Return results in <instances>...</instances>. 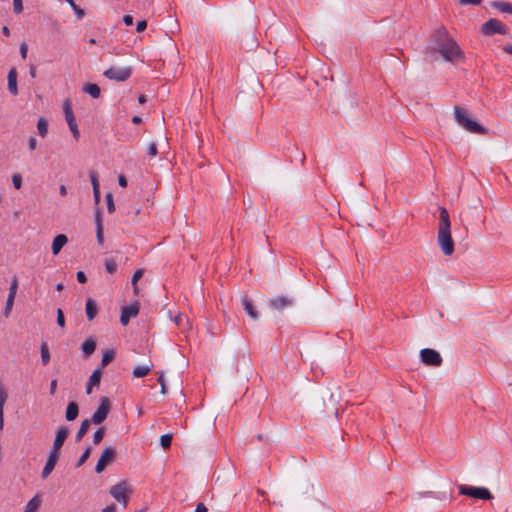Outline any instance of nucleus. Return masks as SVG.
Segmentation results:
<instances>
[{"label":"nucleus","instance_id":"nucleus-58","mask_svg":"<svg viewBox=\"0 0 512 512\" xmlns=\"http://www.w3.org/2000/svg\"><path fill=\"white\" fill-rule=\"evenodd\" d=\"M194 512H208V509L203 503H199Z\"/></svg>","mask_w":512,"mask_h":512},{"label":"nucleus","instance_id":"nucleus-39","mask_svg":"<svg viewBox=\"0 0 512 512\" xmlns=\"http://www.w3.org/2000/svg\"><path fill=\"white\" fill-rule=\"evenodd\" d=\"M106 202H107V210L109 213H113L115 211V205L113 201V196L111 193H107L106 196Z\"/></svg>","mask_w":512,"mask_h":512},{"label":"nucleus","instance_id":"nucleus-41","mask_svg":"<svg viewBox=\"0 0 512 512\" xmlns=\"http://www.w3.org/2000/svg\"><path fill=\"white\" fill-rule=\"evenodd\" d=\"M143 273H144V272H143V270H142V269H138V270H136V271H135V273H134V274H133V276H132V281H131V282H132V285L134 286V290H135V292L137 291L136 283H137V281H138L139 279H141V278H142Z\"/></svg>","mask_w":512,"mask_h":512},{"label":"nucleus","instance_id":"nucleus-24","mask_svg":"<svg viewBox=\"0 0 512 512\" xmlns=\"http://www.w3.org/2000/svg\"><path fill=\"white\" fill-rule=\"evenodd\" d=\"M124 314H126L130 318H134L139 313V304L134 303L129 306H124L121 310Z\"/></svg>","mask_w":512,"mask_h":512},{"label":"nucleus","instance_id":"nucleus-17","mask_svg":"<svg viewBox=\"0 0 512 512\" xmlns=\"http://www.w3.org/2000/svg\"><path fill=\"white\" fill-rule=\"evenodd\" d=\"M79 408L76 402H70L67 406L65 417L68 421H73L78 417Z\"/></svg>","mask_w":512,"mask_h":512},{"label":"nucleus","instance_id":"nucleus-38","mask_svg":"<svg viewBox=\"0 0 512 512\" xmlns=\"http://www.w3.org/2000/svg\"><path fill=\"white\" fill-rule=\"evenodd\" d=\"M18 290V279L16 276L12 278L10 287H9V293L8 295H12L13 297L16 296Z\"/></svg>","mask_w":512,"mask_h":512},{"label":"nucleus","instance_id":"nucleus-20","mask_svg":"<svg viewBox=\"0 0 512 512\" xmlns=\"http://www.w3.org/2000/svg\"><path fill=\"white\" fill-rule=\"evenodd\" d=\"M81 349L84 353V356L89 357L94 353L96 349V342L94 341V339L89 338L82 344Z\"/></svg>","mask_w":512,"mask_h":512},{"label":"nucleus","instance_id":"nucleus-18","mask_svg":"<svg viewBox=\"0 0 512 512\" xmlns=\"http://www.w3.org/2000/svg\"><path fill=\"white\" fill-rule=\"evenodd\" d=\"M83 91L89 94L92 98L97 99L101 95L100 87L94 83H87L83 86Z\"/></svg>","mask_w":512,"mask_h":512},{"label":"nucleus","instance_id":"nucleus-3","mask_svg":"<svg viewBox=\"0 0 512 512\" xmlns=\"http://www.w3.org/2000/svg\"><path fill=\"white\" fill-rule=\"evenodd\" d=\"M454 115L457 123L466 131L479 135L487 134L488 129L480 125L478 122L470 119L469 114L465 109L455 106Z\"/></svg>","mask_w":512,"mask_h":512},{"label":"nucleus","instance_id":"nucleus-40","mask_svg":"<svg viewBox=\"0 0 512 512\" xmlns=\"http://www.w3.org/2000/svg\"><path fill=\"white\" fill-rule=\"evenodd\" d=\"M63 111H64L65 118L68 116L74 115L70 100L67 99L64 101Z\"/></svg>","mask_w":512,"mask_h":512},{"label":"nucleus","instance_id":"nucleus-60","mask_svg":"<svg viewBox=\"0 0 512 512\" xmlns=\"http://www.w3.org/2000/svg\"><path fill=\"white\" fill-rule=\"evenodd\" d=\"M116 511V506L115 504H111V505H108L107 507H105L102 512H115Z\"/></svg>","mask_w":512,"mask_h":512},{"label":"nucleus","instance_id":"nucleus-23","mask_svg":"<svg viewBox=\"0 0 512 512\" xmlns=\"http://www.w3.org/2000/svg\"><path fill=\"white\" fill-rule=\"evenodd\" d=\"M492 7L497 9L501 13L512 14V3L505 1H495L492 3Z\"/></svg>","mask_w":512,"mask_h":512},{"label":"nucleus","instance_id":"nucleus-56","mask_svg":"<svg viewBox=\"0 0 512 512\" xmlns=\"http://www.w3.org/2000/svg\"><path fill=\"white\" fill-rule=\"evenodd\" d=\"M118 183L121 187L126 188L127 187V179L124 175H120L118 177Z\"/></svg>","mask_w":512,"mask_h":512},{"label":"nucleus","instance_id":"nucleus-16","mask_svg":"<svg viewBox=\"0 0 512 512\" xmlns=\"http://www.w3.org/2000/svg\"><path fill=\"white\" fill-rule=\"evenodd\" d=\"M85 312L88 320L90 321L96 317L98 313V307L96 302L92 298H88L86 300Z\"/></svg>","mask_w":512,"mask_h":512},{"label":"nucleus","instance_id":"nucleus-8","mask_svg":"<svg viewBox=\"0 0 512 512\" xmlns=\"http://www.w3.org/2000/svg\"><path fill=\"white\" fill-rule=\"evenodd\" d=\"M421 361L428 365L439 367L442 364L441 355L434 349L424 348L420 351Z\"/></svg>","mask_w":512,"mask_h":512},{"label":"nucleus","instance_id":"nucleus-55","mask_svg":"<svg viewBox=\"0 0 512 512\" xmlns=\"http://www.w3.org/2000/svg\"><path fill=\"white\" fill-rule=\"evenodd\" d=\"M74 12L78 19H82L85 15L84 10L82 8H80L79 6H77V8L74 9Z\"/></svg>","mask_w":512,"mask_h":512},{"label":"nucleus","instance_id":"nucleus-61","mask_svg":"<svg viewBox=\"0 0 512 512\" xmlns=\"http://www.w3.org/2000/svg\"><path fill=\"white\" fill-rule=\"evenodd\" d=\"M65 119L67 124H74L76 122L74 115L68 116Z\"/></svg>","mask_w":512,"mask_h":512},{"label":"nucleus","instance_id":"nucleus-5","mask_svg":"<svg viewBox=\"0 0 512 512\" xmlns=\"http://www.w3.org/2000/svg\"><path fill=\"white\" fill-rule=\"evenodd\" d=\"M459 494L473 497L481 500H491L493 498L492 493L485 487H474L468 485L458 486Z\"/></svg>","mask_w":512,"mask_h":512},{"label":"nucleus","instance_id":"nucleus-2","mask_svg":"<svg viewBox=\"0 0 512 512\" xmlns=\"http://www.w3.org/2000/svg\"><path fill=\"white\" fill-rule=\"evenodd\" d=\"M440 216L438 224L437 243L446 256H451L454 253V241L451 235V222L448 211L440 207Z\"/></svg>","mask_w":512,"mask_h":512},{"label":"nucleus","instance_id":"nucleus-46","mask_svg":"<svg viewBox=\"0 0 512 512\" xmlns=\"http://www.w3.org/2000/svg\"><path fill=\"white\" fill-rule=\"evenodd\" d=\"M73 136L75 139H78L79 138V130H78V126H77V123L75 122L74 124H68Z\"/></svg>","mask_w":512,"mask_h":512},{"label":"nucleus","instance_id":"nucleus-29","mask_svg":"<svg viewBox=\"0 0 512 512\" xmlns=\"http://www.w3.org/2000/svg\"><path fill=\"white\" fill-rule=\"evenodd\" d=\"M115 357V352L113 350H107L104 352L101 360V366H107Z\"/></svg>","mask_w":512,"mask_h":512},{"label":"nucleus","instance_id":"nucleus-27","mask_svg":"<svg viewBox=\"0 0 512 512\" xmlns=\"http://www.w3.org/2000/svg\"><path fill=\"white\" fill-rule=\"evenodd\" d=\"M89 426H90L89 420H84L81 423L80 428L78 429L77 434H76L77 441H79L83 438V436L87 433Z\"/></svg>","mask_w":512,"mask_h":512},{"label":"nucleus","instance_id":"nucleus-36","mask_svg":"<svg viewBox=\"0 0 512 512\" xmlns=\"http://www.w3.org/2000/svg\"><path fill=\"white\" fill-rule=\"evenodd\" d=\"M8 399V394L5 390V388L0 385V411L4 412V405Z\"/></svg>","mask_w":512,"mask_h":512},{"label":"nucleus","instance_id":"nucleus-28","mask_svg":"<svg viewBox=\"0 0 512 512\" xmlns=\"http://www.w3.org/2000/svg\"><path fill=\"white\" fill-rule=\"evenodd\" d=\"M37 130L41 137H46L48 133V124L45 119L40 118L37 123Z\"/></svg>","mask_w":512,"mask_h":512},{"label":"nucleus","instance_id":"nucleus-51","mask_svg":"<svg viewBox=\"0 0 512 512\" xmlns=\"http://www.w3.org/2000/svg\"><path fill=\"white\" fill-rule=\"evenodd\" d=\"M482 0H460L462 5H478Z\"/></svg>","mask_w":512,"mask_h":512},{"label":"nucleus","instance_id":"nucleus-54","mask_svg":"<svg viewBox=\"0 0 512 512\" xmlns=\"http://www.w3.org/2000/svg\"><path fill=\"white\" fill-rule=\"evenodd\" d=\"M56 388H57V380L56 379H53L50 383V388H49V392L51 395H54L55 392H56Z\"/></svg>","mask_w":512,"mask_h":512},{"label":"nucleus","instance_id":"nucleus-19","mask_svg":"<svg viewBox=\"0 0 512 512\" xmlns=\"http://www.w3.org/2000/svg\"><path fill=\"white\" fill-rule=\"evenodd\" d=\"M242 305L244 307V310L246 311V313L253 319V320H257L259 318V315L257 313V311L254 309L251 301L248 299V297H244L242 299Z\"/></svg>","mask_w":512,"mask_h":512},{"label":"nucleus","instance_id":"nucleus-48","mask_svg":"<svg viewBox=\"0 0 512 512\" xmlns=\"http://www.w3.org/2000/svg\"><path fill=\"white\" fill-rule=\"evenodd\" d=\"M27 52H28V46H27V44H26V43H24V42H23V43L20 45V54H21L22 59H26V57H27Z\"/></svg>","mask_w":512,"mask_h":512},{"label":"nucleus","instance_id":"nucleus-32","mask_svg":"<svg viewBox=\"0 0 512 512\" xmlns=\"http://www.w3.org/2000/svg\"><path fill=\"white\" fill-rule=\"evenodd\" d=\"M91 452H92V448L91 447H87L85 449V451L82 453V455L80 456V458H79V460H78V462L76 464V467L82 466L88 460V458L90 457Z\"/></svg>","mask_w":512,"mask_h":512},{"label":"nucleus","instance_id":"nucleus-13","mask_svg":"<svg viewBox=\"0 0 512 512\" xmlns=\"http://www.w3.org/2000/svg\"><path fill=\"white\" fill-rule=\"evenodd\" d=\"M58 459H59L58 454L51 453V452L49 453L47 461H46V463L43 467V470L41 472V477L43 479H46L51 474V472L55 468V465H56Z\"/></svg>","mask_w":512,"mask_h":512},{"label":"nucleus","instance_id":"nucleus-22","mask_svg":"<svg viewBox=\"0 0 512 512\" xmlns=\"http://www.w3.org/2000/svg\"><path fill=\"white\" fill-rule=\"evenodd\" d=\"M41 506V499L38 495H35L25 506L23 512H37Z\"/></svg>","mask_w":512,"mask_h":512},{"label":"nucleus","instance_id":"nucleus-7","mask_svg":"<svg viewBox=\"0 0 512 512\" xmlns=\"http://www.w3.org/2000/svg\"><path fill=\"white\" fill-rule=\"evenodd\" d=\"M131 74V67H110L103 73L106 78L118 82L127 80Z\"/></svg>","mask_w":512,"mask_h":512},{"label":"nucleus","instance_id":"nucleus-45","mask_svg":"<svg viewBox=\"0 0 512 512\" xmlns=\"http://www.w3.org/2000/svg\"><path fill=\"white\" fill-rule=\"evenodd\" d=\"M57 324L60 327H64L65 326L64 314H63L62 309H60V308L57 310Z\"/></svg>","mask_w":512,"mask_h":512},{"label":"nucleus","instance_id":"nucleus-12","mask_svg":"<svg viewBox=\"0 0 512 512\" xmlns=\"http://www.w3.org/2000/svg\"><path fill=\"white\" fill-rule=\"evenodd\" d=\"M69 430L65 427H61L57 430L56 436L53 442V446L51 449V453H55L59 455V450L63 446L66 438L68 437Z\"/></svg>","mask_w":512,"mask_h":512},{"label":"nucleus","instance_id":"nucleus-35","mask_svg":"<svg viewBox=\"0 0 512 512\" xmlns=\"http://www.w3.org/2000/svg\"><path fill=\"white\" fill-rule=\"evenodd\" d=\"M104 435H105V428H104V427L99 428V429L94 433V436H93V443H94L95 445L99 444V443L103 440Z\"/></svg>","mask_w":512,"mask_h":512},{"label":"nucleus","instance_id":"nucleus-31","mask_svg":"<svg viewBox=\"0 0 512 512\" xmlns=\"http://www.w3.org/2000/svg\"><path fill=\"white\" fill-rule=\"evenodd\" d=\"M14 300H15V297H13L12 295H8L6 305L4 308V316L5 317H9V315L12 311L13 305H14Z\"/></svg>","mask_w":512,"mask_h":512},{"label":"nucleus","instance_id":"nucleus-43","mask_svg":"<svg viewBox=\"0 0 512 512\" xmlns=\"http://www.w3.org/2000/svg\"><path fill=\"white\" fill-rule=\"evenodd\" d=\"M13 11L15 14H20L23 11L22 0H13Z\"/></svg>","mask_w":512,"mask_h":512},{"label":"nucleus","instance_id":"nucleus-59","mask_svg":"<svg viewBox=\"0 0 512 512\" xmlns=\"http://www.w3.org/2000/svg\"><path fill=\"white\" fill-rule=\"evenodd\" d=\"M93 196L95 203L98 204L100 201V189L93 190Z\"/></svg>","mask_w":512,"mask_h":512},{"label":"nucleus","instance_id":"nucleus-52","mask_svg":"<svg viewBox=\"0 0 512 512\" xmlns=\"http://www.w3.org/2000/svg\"><path fill=\"white\" fill-rule=\"evenodd\" d=\"M77 280L80 283H86L87 277H86V275H85V273L83 271L77 272Z\"/></svg>","mask_w":512,"mask_h":512},{"label":"nucleus","instance_id":"nucleus-64","mask_svg":"<svg viewBox=\"0 0 512 512\" xmlns=\"http://www.w3.org/2000/svg\"><path fill=\"white\" fill-rule=\"evenodd\" d=\"M2 33L5 35V36H9L10 35V30L7 26H3L2 27Z\"/></svg>","mask_w":512,"mask_h":512},{"label":"nucleus","instance_id":"nucleus-53","mask_svg":"<svg viewBox=\"0 0 512 512\" xmlns=\"http://www.w3.org/2000/svg\"><path fill=\"white\" fill-rule=\"evenodd\" d=\"M130 319H131L130 317H128L126 314H124L121 311L120 322L122 325L126 326L129 323Z\"/></svg>","mask_w":512,"mask_h":512},{"label":"nucleus","instance_id":"nucleus-42","mask_svg":"<svg viewBox=\"0 0 512 512\" xmlns=\"http://www.w3.org/2000/svg\"><path fill=\"white\" fill-rule=\"evenodd\" d=\"M12 183L15 189H20L22 187V177L20 174L15 173L12 175Z\"/></svg>","mask_w":512,"mask_h":512},{"label":"nucleus","instance_id":"nucleus-26","mask_svg":"<svg viewBox=\"0 0 512 512\" xmlns=\"http://www.w3.org/2000/svg\"><path fill=\"white\" fill-rule=\"evenodd\" d=\"M102 377V372L100 368H97L93 371L92 375L89 378L88 383L90 386H98L100 384V380Z\"/></svg>","mask_w":512,"mask_h":512},{"label":"nucleus","instance_id":"nucleus-49","mask_svg":"<svg viewBox=\"0 0 512 512\" xmlns=\"http://www.w3.org/2000/svg\"><path fill=\"white\" fill-rule=\"evenodd\" d=\"M28 146L31 151H34L37 148V140L35 137H30Z\"/></svg>","mask_w":512,"mask_h":512},{"label":"nucleus","instance_id":"nucleus-9","mask_svg":"<svg viewBox=\"0 0 512 512\" xmlns=\"http://www.w3.org/2000/svg\"><path fill=\"white\" fill-rule=\"evenodd\" d=\"M110 411V401L107 397H101L100 405L97 410L94 412L91 421L99 425L101 424L108 416Z\"/></svg>","mask_w":512,"mask_h":512},{"label":"nucleus","instance_id":"nucleus-21","mask_svg":"<svg viewBox=\"0 0 512 512\" xmlns=\"http://www.w3.org/2000/svg\"><path fill=\"white\" fill-rule=\"evenodd\" d=\"M153 367V364L150 363L148 365H138L133 370V376L136 378H141L149 374Z\"/></svg>","mask_w":512,"mask_h":512},{"label":"nucleus","instance_id":"nucleus-1","mask_svg":"<svg viewBox=\"0 0 512 512\" xmlns=\"http://www.w3.org/2000/svg\"><path fill=\"white\" fill-rule=\"evenodd\" d=\"M433 56L439 53L446 62L457 63L464 59L462 50L456 41L449 36L446 28L440 27L431 36L428 52Z\"/></svg>","mask_w":512,"mask_h":512},{"label":"nucleus","instance_id":"nucleus-33","mask_svg":"<svg viewBox=\"0 0 512 512\" xmlns=\"http://www.w3.org/2000/svg\"><path fill=\"white\" fill-rule=\"evenodd\" d=\"M105 269L109 274H113L117 270V263L113 259H106L105 261Z\"/></svg>","mask_w":512,"mask_h":512},{"label":"nucleus","instance_id":"nucleus-15","mask_svg":"<svg viewBox=\"0 0 512 512\" xmlns=\"http://www.w3.org/2000/svg\"><path fill=\"white\" fill-rule=\"evenodd\" d=\"M8 81V90L12 95L18 94V87H17V71L15 68H11L8 72L7 76Z\"/></svg>","mask_w":512,"mask_h":512},{"label":"nucleus","instance_id":"nucleus-4","mask_svg":"<svg viewBox=\"0 0 512 512\" xmlns=\"http://www.w3.org/2000/svg\"><path fill=\"white\" fill-rule=\"evenodd\" d=\"M109 492L117 502L126 507L132 494V489L126 481H120L113 485Z\"/></svg>","mask_w":512,"mask_h":512},{"label":"nucleus","instance_id":"nucleus-25","mask_svg":"<svg viewBox=\"0 0 512 512\" xmlns=\"http://www.w3.org/2000/svg\"><path fill=\"white\" fill-rule=\"evenodd\" d=\"M40 351L42 364L46 366L50 362V351L47 343H42Z\"/></svg>","mask_w":512,"mask_h":512},{"label":"nucleus","instance_id":"nucleus-37","mask_svg":"<svg viewBox=\"0 0 512 512\" xmlns=\"http://www.w3.org/2000/svg\"><path fill=\"white\" fill-rule=\"evenodd\" d=\"M89 177H90V181H91L93 190L100 189V184L98 181L97 173L95 171H90Z\"/></svg>","mask_w":512,"mask_h":512},{"label":"nucleus","instance_id":"nucleus-63","mask_svg":"<svg viewBox=\"0 0 512 512\" xmlns=\"http://www.w3.org/2000/svg\"><path fill=\"white\" fill-rule=\"evenodd\" d=\"M503 50H504V52H506L507 54L512 55V46H509V45H508V46H504V47H503Z\"/></svg>","mask_w":512,"mask_h":512},{"label":"nucleus","instance_id":"nucleus-62","mask_svg":"<svg viewBox=\"0 0 512 512\" xmlns=\"http://www.w3.org/2000/svg\"><path fill=\"white\" fill-rule=\"evenodd\" d=\"M59 192H60V194H61L62 196H65V195L67 194V188H66V186H65V185H61V186L59 187Z\"/></svg>","mask_w":512,"mask_h":512},{"label":"nucleus","instance_id":"nucleus-10","mask_svg":"<svg viewBox=\"0 0 512 512\" xmlns=\"http://www.w3.org/2000/svg\"><path fill=\"white\" fill-rule=\"evenodd\" d=\"M115 457H116V450L114 448H112V447H106L103 450V452H102V454H101V456H100V458H99V460H98V462L96 464V467H95L96 473L103 472L104 469L110 463H112L114 461Z\"/></svg>","mask_w":512,"mask_h":512},{"label":"nucleus","instance_id":"nucleus-14","mask_svg":"<svg viewBox=\"0 0 512 512\" xmlns=\"http://www.w3.org/2000/svg\"><path fill=\"white\" fill-rule=\"evenodd\" d=\"M68 238L64 234L57 235L52 242V253L53 255H58L62 248L67 244Z\"/></svg>","mask_w":512,"mask_h":512},{"label":"nucleus","instance_id":"nucleus-50","mask_svg":"<svg viewBox=\"0 0 512 512\" xmlns=\"http://www.w3.org/2000/svg\"><path fill=\"white\" fill-rule=\"evenodd\" d=\"M158 381H159V384L161 386V393L165 394L166 393V385H165V382H164L163 374H160Z\"/></svg>","mask_w":512,"mask_h":512},{"label":"nucleus","instance_id":"nucleus-34","mask_svg":"<svg viewBox=\"0 0 512 512\" xmlns=\"http://www.w3.org/2000/svg\"><path fill=\"white\" fill-rule=\"evenodd\" d=\"M172 434H164L160 437V444L164 449H168L171 446Z\"/></svg>","mask_w":512,"mask_h":512},{"label":"nucleus","instance_id":"nucleus-6","mask_svg":"<svg viewBox=\"0 0 512 512\" xmlns=\"http://www.w3.org/2000/svg\"><path fill=\"white\" fill-rule=\"evenodd\" d=\"M481 31L486 36H491L495 33L505 35L508 32V28L500 20L492 18L482 25Z\"/></svg>","mask_w":512,"mask_h":512},{"label":"nucleus","instance_id":"nucleus-57","mask_svg":"<svg viewBox=\"0 0 512 512\" xmlns=\"http://www.w3.org/2000/svg\"><path fill=\"white\" fill-rule=\"evenodd\" d=\"M123 22L125 25L130 26L133 24V17L131 15H124Z\"/></svg>","mask_w":512,"mask_h":512},{"label":"nucleus","instance_id":"nucleus-44","mask_svg":"<svg viewBox=\"0 0 512 512\" xmlns=\"http://www.w3.org/2000/svg\"><path fill=\"white\" fill-rule=\"evenodd\" d=\"M158 153L157 146L154 142L150 143L147 147V154L151 157L156 156Z\"/></svg>","mask_w":512,"mask_h":512},{"label":"nucleus","instance_id":"nucleus-30","mask_svg":"<svg viewBox=\"0 0 512 512\" xmlns=\"http://www.w3.org/2000/svg\"><path fill=\"white\" fill-rule=\"evenodd\" d=\"M96 237L99 244H103L104 237H103V227L101 223V219L99 215L97 216V229H96Z\"/></svg>","mask_w":512,"mask_h":512},{"label":"nucleus","instance_id":"nucleus-11","mask_svg":"<svg viewBox=\"0 0 512 512\" xmlns=\"http://www.w3.org/2000/svg\"><path fill=\"white\" fill-rule=\"evenodd\" d=\"M293 300L287 296H278L273 298L269 302V307L275 311H283L284 309L291 307Z\"/></svg>","mask_w":512,"mask_h":512},{"label":"nucleus","instance_id":"nucleus-47","mask_svg":"<svg viewBox=\"0 0 512 512\" xmlns=\"http://www.w3.org/2000/svg\"><path fill=\"white\" fill-rule=\"evenodd\" d=\"M147 27V22L145 20H141L136 25V31L138 33L143 32Z\"/></svg>","mask_w":512,"mask_h":512}]
</instances>
